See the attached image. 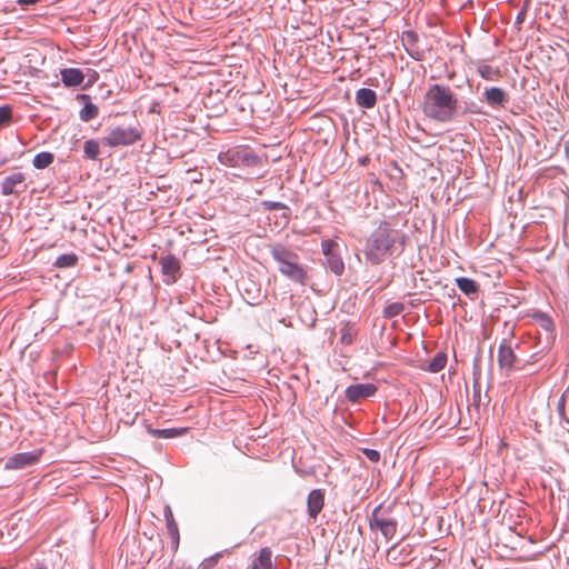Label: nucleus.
Listing matches in <instances>:
<instances>
[{"label": "nucleus", "instance_id": "9b49d317", "mask_svg": "<svg viewBox=\"0 0 569 569\" xmlns=\"http://www.w3.org/2000/svg\"><path fill=\"white\" fill-rule=\"evenodd\" d=\"M164 518H166L167 531L171 539L172 549L174 551H177L179 548V539H180L179 529H178V525L173 518V513H172L170 507H168V506L164 509Z\"/></svg>", "mask_w": 569, "mask_h": 569}, {"label": "nucleus", "instance_id": "9d476101", "mask_svg": "<svg viewBox=\"0 0 569 569\" xmlns=\"http://www.w3.org/2000/svg\"><path fill=\"white\" fill-rule=\"evenodd\" d=\"M325 506V495L320 489L312 490L307 499L308 513L316 519Z\"/></svg>", "mask_w": 569, "mask_h": 569}, {"label": "nucleus", "instance_id": "c756f323", "mask_svg": "<svg viewBox=\"0 0 569 569\" xmlns=\"http://www.w3.org/2000/svg\"><path fill=\"white\" fill-rule=\"evenodd\" d=\"M478 71L482 78L488 80H492V74L496 73L489 66H482Z\"/></svg>", "mask_w": 569, "mask_h": 569}, {"label": "nucleus", "instance_id": "423d86ee", "mask_svg": "<svg viewBox=\"0 0 569 569\" xmlns=\"http://www.w3.org/2000/svg\"><path fill=\"white\" fill-rule=\"evenodd\" d=\"M140 139V132L136 128L116 127L110 130L103 142L109 147L133 144Z\"/></svg>", "mask_w": 569, "mask_h": 569}, {"label": "nucleus", "instance_id": "7ed1b4c3", "mask_svg": "<svg viewBox=\"0 0 569 569\" xmlns=\"http://www.w3.org/2000/svg\"><path fill=\"white\" fill-rule=\"evenodd\" d=\"M272 258L279 264V271L290 280L300 284H306L307 270L298 262V256L281 246H276L271 250Z\"/></svg>", "mask_w": 569, "mask_h": 569}, {"label": "nucleus", "instance_id": "5701e85b", "mask_svg": "<svg viewBox=\"0 0 569 569\" xmlns=\"http://www.w3.org/2000/svg\"><path fill=\"white\" fill-rule=\"evenodd\" d=\"M186 431H187L186 428H182V429H176V428L154 429V430H151V433H153L154 436H157L159 438H174V437H179V436L183 435Z\"/></svg>", "mask_w": 569, "mask_h": 569}, {"label": "nucleus", "instance_id": "2f4dec72", "mask_svg": "<svg viewBox=\"0 0 569 569\" xmlns=\"http://www.w3.org/2000/svg\"><path fill=\"white\" fill-rule=\"evenodd\" d=\"M267 206L269 209H272V210L284 208V206L280 202H268Z\"/></svg>", "mask_w": 569, "mask_h": 569}, {"label": "nucleus", "instance_id": "39448f33", "mask_svg": "<svg viewBox=\"0 0 569 569\" xmlns=\"http://www.w3.org/2000/svg\"><path fill=\"white\" fill-rule=\"evenodd\" d=\"M370 528L380 530L386 539H391L397 532V521L383 511L382 506H378L370 517Z\"/></svg>", "mask_w": 569, "mask_h": 569}, {"label": "nucleus", "instance_id": "72a5a7b5", "mask_svg": "<svg viewBox=\"0 0 569 569\" xmlns=\"http://www.w3.org/2000/svg\"><path fill=\"white\" fill-rule=\"evenodd\" d=\"M341 341H342V342H346V343H350V342H351V337H350V335H348V333H343V335L341 336Z\"/></svg>", "mask_w": 569, "mask_h": 569}, {"label": "nucleus", "instance_id": "f704fd0d", "mask_svg": "<svg viewBox=\"0 0 569 569\" xmlns=\"http://www.w3.org/2000/svg\"><path fill=\"white\" fill-rule=\"evenodd\" d=\"M565 150H566L567 154H569V140L565 144Z\"/></svg>", "mask_w": 569, "mask_h": 569}, {"label": "nucleus", "instance_id": "bb28decb", "mask_svg": "<svg viewBox=\"0 0 569 569\" xmlns=\"http://www.w3.org/2000/svg\"><path fill=\"white\" fill-rule=\"evenodd\" d=\"M538 320L543 330H546L547 332L553 331L555 325L549 317H547L545 315H539Z\"/></svg>", "mask_w": 569, "mask_h": 569}, {"label": "nucleus", "instance_id": "a878e982", "mask_svg": "<svg viewBox=\"0 0 569 569\" xmlns=\"http://www.w3.org/2000/svg\"><path fill=\"white\" fill-rule=\"evenodd\" d=\"M403 310V306L401 303H392V305H389L383 313L386 317L388 318H391V317H395V316H398L402 312Z\"/></svg>", "mask_w": 569, "mask_h": 569}, {"label": "nucleus", "instance_id": "aec40b11", "mask_svg": "<svg viewBox=\"0 0 569 569\" xmlns=\"http://www.w3.org/2000/svg\"><path fill=\"white\" fill-rule=\"evenodd\" d=\"M78 262V256L76 253H66L57 258L54 266L58 268H70L76 266Z\"/></svg>", "mask_w": 569, "mask_h": 569}, {"label": "nucleus", "instance_id": "1a4fd4ad", "mask_svg": "<svg viewBox=\"0 0 569 569\" xmlns=\"http://www.w3.org/2000/svg\"><path fill=\"white\" fill-rule=\"evenodd\" d=\"M516 355L510 345L501 343L498 351V363L501 370L510 372L516 362Z\"/></svg>", "mask_w": 569, "mask_h": 569}, {"label": "nucleus", "instance_id": "6e6552de", "mask_svg": "<svg viewBox=\"0 0 569 569\" xmlns=\"http://www.w3.org/2000/svg\"><path fill=\"white\" fill-rule=\"evenodd\" d=\"M377 392V387L373 383H357L347 388L346 397L351 402H357L360 399L369 398Z\"/></svg>", "mask_w": 569, "mask_h": 569}, {"label": "nucleus", "instance_id": "7c9ffc66", "mask_svg": "<svg viewBox=\"0 0 569 569\" xmlns=\"http://www.w3.org/2000/svg\"><path fill=\"white\" fill-rule=\"evenodd\" d=\"M365 456L372 462H377L380 459V453L377 450L373 449H365L363 450Z\"/></svg>", "mask_w": 569, "mask_h": 569}, {"label": "nucleus", "instance_id": "c85d7f7f", "mask_svg": "<svg viewBox=\"0 0 569 569\" xmlns=\"http://www.w3.org/2000/svg\"><path fill=\"white\" fill-rule=\"evenodd\" d=\"M11 119V109L9 107L0 108V124L9 123Z\"/></svg>", "mask_w": 569, "mask_h": 569}, {"label": "nucleus", "instance_id": "c9c22d12", "mask_svg": "<svg viewBox=\"0 0 569 569\" xmlns=\"http://www.w3.org/2000/svg\"><path fill=\"white\" fill-rule=\"evenodd\" d=\"M408 38H415V34L412 32H407Z\"/></svg>", "mask_w": 569, "mask_h": 569}, {"label": "nucleus", "instance_id": "2eb2a0df", "mask_svg": "<svg viewBox=\"0 0 569 569\" xmlns=\"http://www.w3.org/2000/svg\"><path fill=\"white\" fill-rule=\"evenodd\" d=\"M356 102L362 108H373L377 103V94L371 89L361 88L356 93Z\"/></svg>", "mask_w": 569, "mask_h": 569}, {"label": "nucleus", "instance_id": "20e7f679", "mask_svg": "<svg viewBox=\"0 0 569 569\" xmlns=\"http://www.w3.org/2000/svg\"><path fill=\"white\" fill-rule=\"evenodd\" d=\"M218 159L221 164L234 168L240 164L253 166L258 158L246 148L233 147L219 153Z\"/></svg>", "mask_w": 569, "mask_h": 569}, {"label": "nucleus", "instance_id": "6ab92c4d", "mask_svg": "<svg viewBox=\"0 0 569 569\" xmlns=\"http://www.w3.org/2000/svg\"><path fill=\"white\" fill-rule=\"evenodd\" d=\"M53 161V154L50 152H40L33 158V166L37 169H44Z\"/></svg>", "mask_w": 569, "mask_h": 569}, {"label": "nucleus", "instance_id": "ddd939ff", "mask_svg": "<svg viewBox=\"0 0 569 569\" xmlns=\"http://www.w3.org/2000/svg\"><path fill=\"white\" fill-rule=\"evenodd\" d=\"M250 569H277L272 559V551L268 547L260 549Z\"/></svg>", "mask_w": 569, "mask_h": 569}, {"label": "nucleus", "instance_id": "4468645a", "mask_svg": "<svg viewBox=\"0 0 569 569\" xmlns=\"http://www.w3.org/2000/svg\"><path fill=\"white\" fill-rule=\"evenodd\" d=\"M84 74L80 69L67 68L61 70V80L67 87H77L82 83Z\"/></svg>", "mask_w": 569, "mask_h": 569}, {"label": "nucleus", "instance_id": "412c9836", "mask_svg": "<svg viewBox=\"0 0 569 569\" xmlns=\"http://www.w3.org/2000/svg\"><path fill=\"white\" fill-rule=\"evenodd\" d=\"M100 148L96 140H87L83 144V153L88 159H97L99 156Z\"/></svg>", "mask_w": 569, "mask_h": 569}, {"label": "nucleus", "instance_id": "f03ea898", "mask_svg": "<svg viewBox=\"0 0 569 569\" xmlns=\"http://www.w3.org/2000/svg\"><path fill=\"white\" fill-rule=\"evenodd\" d=\"M396 239L397 231L387 222L380 223L367 239L363 250L367 260L371 264L381 263L391 253Z\"/></svg>", "mask_w": 569, "mask_h": 569}, {"label": "nucleus", "instance_id": "f8f14e48", "mask_svg": "<svg viewBox=\"0 0 569 569\" xmlns=\"http://www.w3.org/2000/svg\"><path fill=\"white\" fill-rule=\"evenodd\" d=\"M162 273L169 276L172 281L176 280L180 270V261L172 254H167L160 259Z\"/></svg>", "mask_w": 569, "mask_h": 569}, {"label": "nucleus", "instance_id": "4be33fe9", "mask_svg": "<svg viewBox=\"0 0 569 569\" xmlns=\"http://www.w3.org/2000/svg\"><path fill=\"white\" fill-rule=\"evenodd\" d=\"M447 356L442 352L437 353L429 362L428 369L431 372H438L445 368Z\"/></svg>", "mask_w": 569, "mask_h": 569}, {"label": "nucleus", "instance_id": "f257e3e1", "mask_svg": "<svg viewBox=\"0 0 569 569\" xmlns=\"http://www.w3.org/2000/svg\"><path fill=\"white\" fill-rule=\"evenodd\" d=\"M423 114L437 122L451 121L459 110V100L448 86L431 84L423 96Z\"/></svg>", "mask_w": 569, "mask_h": 569}, {"label": "nucleus", "instance_id": "cd10ccee", "mask_svg": "<svg viewBox=\"0 0 569 569\" xmlns=\"http://www.w3.org/2000/svg\"><path fill=\"white\" fill-rule=\"evenodd\" d=\"M335 247H337V243L332 240H326L321 243L322 252L327 257L333 256L332 250Z\"/></svg>", "mask_w": 569, "mask_h": 569}, {"label": "nucleus", "instance_id": "b1692460", "mask_svg": "<svg viewBox=\"0 0 569 569\" xmlns=\"http://www.w3.org/2000/svg\"><path fill=\"white\" fill-rule=\"evenodd\" d=\"M97 114H98V108L91 102H88L80 111V118L83 121H89V120L96 118Z\"/></svg>", "mask_w": 569, "mask_h": 569}, {"label": "nucleus", "instance_id": "393cba45", "mask_svg": "<svg viewBox=\"0 0 569 569\" xmlns=\"http://www.w3.org/2000/svg\"><path fill=\"white\" fill-rule=\"evenodd\" d=\"M328 264L330 267V269L336 273V274H341L343 272V269H345V266H343V261L341 260L340 257L338 256H329L328 257Z\"/></svg>", "mask_w": 569, "mask_h": 569}, {"label": "nucleus", "instance_id": "dca6fc26", "mask_svg": "<svg viewBox=\"0 0 569 569\" xmlns=\"http://www.w3.org/2000/svg\"><path fill=\"white\" fill-rule=\"evenodd\" d=\"M483 96L487 103L490 106H503V103L507 101L506 92L497 87L486 89Z\"/></svg>", "mask_w": 569, "mask_h": 569}, {"label": "nucleus", "instance_id": "0eeeda50", "mask_svg": "<svg viewBox=\"0 0 569 569\" xmlns=\"http://www.w3.org/2000/svg\"><path fill=\"white\" fill-rule=\"evenodd\" d=\"M42 450L38 449L30 452H20L11 456L6 462V469H22L37 463L41 456Z\"/></svg>", "mask_w": 569, "mask_h": 569}, {"label": "nucleus", "instance_id": "473e14b6", "mask_svg": "<svg viewBox=\"0 0 569 569\" xmlns=\"http://www.w3.org/2000/svg\"><path fill=\"white\" fill-rule=\"evenodd\" d=\"M39 0H18V3L24 7L36 4Z\"/></svg>", "mask_w": 569, "mask_h": 569}, {"label": "nucleus", "instance_id": "a211bd4d", "mask_svg": "<svg viewBox=\"0 0 569 569\" xmlns=\"http://www.w3.org/2000/svg\"><path fill=\"white\" fill-rule=\"evenodd\" d=\"M456 284L460 291H462L467 296L477 295L479 290L478 283L466 277H460L456 279Z\"/></svg>", "mask_w": 569, "mask_h": 569}, {"label": "nucleus", "instance_id": "f3484780", "mask_svg": "<svg viewBox=\"0 0 569 569\" xmlns=\"http://www.w3.org/2000/svg\"><path fill=\"white\" fill-rule=\"evenodd\" d=\"M24 181V174L21 172H14L8 176L1 182V190L4 194H11L14 192L17 184H21Z\"/></svg>", "mask_w": 569, "mask_h": 569}]
</instances>
